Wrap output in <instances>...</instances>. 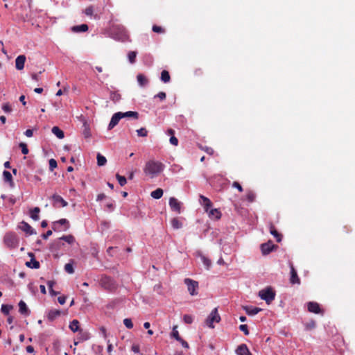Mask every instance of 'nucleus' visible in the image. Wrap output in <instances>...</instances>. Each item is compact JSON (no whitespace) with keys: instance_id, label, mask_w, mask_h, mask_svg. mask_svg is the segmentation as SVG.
Masks as SVG:
<instances>
[{"instance_id":"obj_5","label":"nucleus","mask_w":355,"mask_h":355,"mask_svg":"<svg viewBox=\"0 0 355 355\" xmlns=\"http://www.w3.org/2000/svg\"><path fill=\"white\" fill-rule=\"evenodd\" d=\"M5 245L10 248H15L19 245L17 236L13 233H7L3 239Z\"/></svg>"},{"instance_id":"obj_59","label":"nucleus","mask_w":355,"mask_h":355,"mask_svg":"<svg viewBox=\"0 0 355 355\" xmlns=\"http://www.w3.org/2000/svg\"><path fill=\"white\" fill-rule=\"evenodd\" d=\"M55 284V282L53 281H48L47 282V286L49 289L50 293H53V286Z\"/></svg>"},{"instance_id":"obj_29","label":"nucleus","mask_w":355,"mask_h":355,"mask_svg":"<svg viewBox=\"0 0 355 355\" xmlns=\"http://www.w3.org/2000/svg\"><path fill=\"white\" fill-rule=\"evenodd\" d=\"M79 321L77 320H73L69 324V328L73 332L79 331L80 329L79 327Z\"/></svg>"},{"instance_id":"obj_62","label":"nucleus","mask_w":355,"mask_h":355,"mask_svg":"<svg viewBox=\"0 0 355 355\" xmlns=\"http://www.w3.org/2000/svg\"><path fill=\"white\" fill-rule=\"evenodd\" d=\"M106 198V196L104 193H100L97 196L96 200L101 201Z\"/></svg>"},{"instance_id":"obj_36","label":"nucleus","mask_w":355,"mask_h":355,"mask_svg":"<svg viewBox=\"0 0 355 355\" xmlns=\"http://www.w3.org/2000/svg\"><path fill=\"white\" fill-rule=\"evenodd\" d=\"M107 162L106 158L101 155L100 153H98L97 155V164L99 166H104Z\"/></svg>"},{"instance_id":"obj_27","label":"nucleus","mask_w":355,"mask_h":355,"mask_svg":"<svg viewBox=\"0 0 355 355\" xmlns=\"http://www.w3.org/2000/svg\"><path fill=\"white\" fill-rule=\"evenodd\" d=\"M40 211V209L39 207H36L31 210L30 216L34 220H38L40 219V217H39Z\"/></svg>"},{"instance_id":"obj_19","label":"nucleus","mask_w":355,"mask_h":355,"mask_svg":"<svg viewBox=\"0 0 355 355\" xmlns=\"http://www.w3.org/2000/svg\"><path fill=\"white\" fill-rule=\"evenodd\" d=\"M19 311L21 314L25 315H28L31 313L30 310L26 306V304L23 300H21L19 302Z\"/></svg>"},{"instance_id":"obj_58","label":"nucleus","mask_w":355,"mask_h":355,"mask_svg":"<svg viewBox=\"0 0 355 355\" xmlns=\"http://www.w3.org/2000/svg\"><path fill=\"white\" fill-rule=\"evenodd\" d=\"M131 349L135 353H139L140 352V347L139 345H133L131 347Z\"/></svg>"},{"instance_id":"obj_43","label":"nucleus","mask_w":355,"mask_h":355,"mask_svg":"<svg viewBox=\"0 0 355 355\" xmlns=\"http://www.w3.org/2000/svg\"><path fill=\"white\" fill-rule=\"evenodd\" d=\"M176 329L177 326H175L173 329L171 336L174 338L176 340L179 341L181 340L182 338L180 337L179 332Z\"/></svg>"},{"instance_id":"obj_6","label":"nucleus","mask_w":355,"mask_h":355,"mask_svg":"<svg viewBox=\"0 0 355 355\" xmlns=\"http://www.w3.org/2000/svg\"><path fill=\"white\" fill-rule=\"evenodd\" d=\"M184 282L187 286V289L190 295H196L198 294V282L189 278L184 279Z\"/></svg>"},{"instance_id":"obj_13","label":"nucleus","mask_w":355,"mask_h":355,"mask_svg":"<svg viewBox=\"0 0 355 355\" xmlns=\"http://www.w3.org/2000/svg\"><path fill=\"white\" fill-rule=\"evenodd\" d=\"M20 228L28 235H33L36 234V232L34 230V229L25 221H22L21 223Z\"/></svg>"},{"instance_id":"obj_24","label":"nucleus","mask_w":355,"mask_h":355,"mask_svg":"<svg viewBox=\"0 0 355 355\" xmlns=\"http://www.w3.org/2000/svg\"><path fill=\"white\" fill-rule=\"evenodd\" d=\"M60 315V311L58 309L51 310L48 313V319L53 321Z\"/></svg>"},{"instance_id":"obj_56","label":"nucleus","mask_w":355,"mask_h":355,"mask_svg":"<svg viewBox=\"0 0 355 355\" xmlns=\"http://www.w3.org/2000/svg\"><path fill=\"white\" fill-rule=\"evenodd\" d=\"M232 187L236 188L240 192L243 191L242 186L238 182H234L232 183Z\"/></svg>"},{"instance_id":"obj_57","label":"nucleus","mask_w":355,"mask_h":355,"mask_svg":"<svg viewBox=\"0 0 355 355\" xmlns=\"http://www.w3.org/2000/svg\"><path fill=\"white\" fill-rule=\"evenodd\" d=\"M170 143L173 146H178V139L175 136H172L170 138Z\"/></svg>"},{"instance_id":"obj_14","label":"nucleus","mask_w":355,"mask_h":355,"mask_svg":"<svg viewBox=\"0 0 355 355\" xmlns=\"http://www.w3.org/2000/svg\"><path fill=\"white\" fill-rule=\"evenodd\" d=\"M200 202L203 206L206 212H208L209 209L212 207L211 200L202 195L200 196Z\"/></svg>"},{"instance_id":"obj_11","label":"nucleus","mask_w":355,"mask_h":355,"mask_svg":"<svg viewBox=\"0 0 355 355\" xmlns=\"http://www.w3.org/2000/svg\"><path fill=\"white\" fill-rule=\"evenodd\" d=\"M122 112H119L115 113L111 118V121L108 125V130H112L114 126H116L119 120L122 119L121 116Z\"/></svg>"},{"instance_id":"obj_31","label":"nucleus","mask_w":355,"mask_h":355,"mask_svg":"<svg viewBox=\"0 0 355 355\" xmlns=\"http://www.w3.org/2000/svg\"><path fill=\"white\" fill-rule=\"evenodd\" d=\"M122 118L124 117H132L135 119L139 118V113L133 111H128L126 112H122V115H121Z\"/></svg>"},{"instance_id":"obj_51","label":"nucleus","mask_w":355,"mask_h":355,"mask_svg":"<svg viewBox=\"0 0 355 355\" xmlns=\"http://www.w3.org/2000/svg\"><path fill=\"white\" fill-rule=\"evenodd\" d=\"M64 270H66L67 272L69 274H72L74 272L73 266L71 263H67L64 266Z\"/></svg>"},{"instance_id":"obj_3","label":"nucleus","mask_w":355,"mask_h":355,"mask_svg":"<svg viewBox=\"0 0 355 355\" xmlns=\"http://www.w3.org/2000/svg\"><path fill=\"white\" fill-rule=\"evenodd\" d=\"M259 296L266 302L269 304L271 302L275 300V292L271 287H268L265 289H262L259 292Z\"/></svg>"},{"instance_id":"obj_64","label":"nucleus","mask_w":355,"mask_h":355,"mask_svg":"<svg viewBox=\"0 0 355 355\" xmlns=\"http://www.w3.org/2000/svg\"><path fill=\"white\" fill-rule=\"evenodd\" d=\"M179 342L182 344V347H184V348H189V344L187 341H185L184 340H183L182 338H181L180 340H179Z\"/></svg>"},{"instance_id":"obj_54","label":"nucleus","mask_w":355,"mask_h":355,"mask_svg":"<svg viewBox=\"0 0 355 355\" xmlns=\"http://www.w3.org/2000/svg\"><path fill=\"white\" fill-rule=\"evenodd\" d=\"M200 148H201V149H202V150H204L205 152H206L207 154H209V155H213V154H214V149H213L212 148H211V147L205 146V147H200Z\"/></svg>"},{"instance_id":"obj_53","label":"nucleus","mask_w":355,"mask_h":355,"mask_svg":"<svg viewBox=\"0 0 355 355\" xmlns=\"http://www.w3.org/2000/svg\"><path fill=\"white\" fill-rule=\"evenodd\" d=\"M239 329L242 331L245 335H248L250 333L247 324H241L239 326Z\"/></svg>"},{"instance_id":"obj_15","label":"nucleus","mask_w":355,"mask_h":355,"mask_svg":"<svg viewBox=\"0 0 355 355\" xmlns=\"http://www.w3.org/2000/svg\"><path fill=\"white\" fill-rule=\"evenodd\" d=\"M26 58L24 55H20L15 59V67L17 70H22L24 68V64Z\"/></svg>"},{"instance_id":"obj_61","label":"nucleus","mask_w":355,"mask_h":355,"mask_svg":"<svg viewBox=\"0 0 355 355\" xmlns=\"http://www.w3.org/2000/svg\"><path fill=\"white\" fill-rule=\"evenodd\" d=\"M52 234V230H48L45 234H42V238L44 239H47L49 236Z\"/></svg>"},{"instance_id":"obj_35","label":"nucleus","mask_w":355,"mask_h":355,"mask_svg":"<svg viewBox=\"0 0 355 355\" xmlns=\"http://www.w3.org/2000/svg\"><path fill=\"white\" fill-rule=\"evenodd\" d=\"M171 223L174 229H180L182 227V223L177 218H173Z\"/></svg>"},{"instance_id":"obj_17","label":"nucleus","mask_w":355,"mask_h":355,"mask_svg":"<svg viewBox=\"0 0 355 355\" xmlns=\"http://www.w3.org/2000/svg\"><path fill=\"white\" fill-rule=\"evenodd\" d=\"M308 310L309 311L314 313H320L321 312L319 304L315 302H310L308 303Z\"/></svg>"},{"instance_id":"obj_48","label":"nucleus","mask_w":355,"mask_h":355,"mask_svg":"<svg viewBox=\"0 0 355 355\" xmlns=\"http://www.w3.org/2000/svg\"><path fill=\"white\" fill-rule=\"evenodd\" d=\"M19 147L21 148V153L24 155H27L28 153V149L27 145L25 143H23V142L20 143Z\"/></svg>"},{"instance_id":"obj_55","label":"nucleus","mask_w":355,"mask_h":355,"mask_svg":"<svg viewBox=\"0 0 355 355\" xmlns=\"http://www.w3.org/2000/svg\"><path fill=\"white\" fill-rule=\"evenodd\" d=\"M154 97L159 98L161 101H164L166 98V94L164 92H160L157 95H155Z\"/></svg>"},{"instance_id":"obj_7","label":"nucleus","mask_w":355,"mask_h":355,"mask_svg":"<svg viewBox=\"0 0 355 355\" xmlns=\"http://www.w3.org/2000/svg\"><path fill=\"white\" fill-rule=\"evenodd\" d=\"M51 199L53 200V205L55 207H64L68 205L67 202L64 200L62 197L58 194H53L51 197Z\"/></svg>"},{"instance_id":"obj_37","label":"nucleus","mask_w":355,"mask_h":355,"mask_svg":"<svg viewBox=\"0 0 355 355\" xmlns=\"http://www.w3.org/2000/svg\"><path fill=\"white\" fill-rule=\"evenodd\" d=\"M200 259L207 269H209L211 265V260L204 255L200 256Z\"/></svg>"},{"instance_id":"obj_34","label":"nucleus","mask_w":355,"mask_h":355,"mask_svg":"<svg viewBox=\"0 0 355 355\" xmlns=\"http://www.w3.org/2000/svg\"><path fill=\"white\" fill-rule=\"evenodd\" d=\"M78 332L79 339L82 341L87 340L90 338L89 334L87 331L80 329Z\"/></svg>"},{"instance_id":"obj_41","label":"nucleus","mask_w":355,"mask_h":355,"mask_svg":"<svg viewBox=\"0 0 355 355\" xmlns=\"http://www.w3.org/2000/svg\"><path fill=\"white\" fill-rule=\"evenodd\" d=\"M116 178L119 182V184L123 187L127 183L126 178L124 176L120 175L119 174L116 175Z\"/></svg>"},{"instance_id":"obj_18","label":"nucleus","mask_w":355,"mask_h":355,"mask_svg":"<svg viewBox=\"0 0 355 355\" xmlns=\"http://www.w3.org/2000/svg\"><path fill=\"white\" fill-rule=\"evenodd\" d=\"M269 230L270 233L276 239L277 242H280L282 241V236L277 232L272 223H270Z\"/></svg>"},{"instance_id":"obj_38","label":"nucleus","mask_w":355,"mask_h":355,"mask_svg":"<svg viewBox=\"0 0 355 355\" xmlns=\"http://www.w3.org/2000/svg\"><path fill=\"white\" fill-rule=\"evenodd\" d=\"M61 240H64V241L67 242L69 244H72L75 241V238L72 235H67V236H62L60 238Z\"/></svg>"},{"instance_id":"obj_50","label":"nucleus","mask_w":355,"mask_h":355,"mask_svg":"<svg viewBox=\"0 0 355 355\" xmlns=\"http://www.w3.org/2000/svg\"><path fill=\"white\" fill-rule=\"evenodd\" d=\"M94 8L92 6H88L84 10V12L87 16H92L93 15Z\"/></svg>"},{"instance_id":"obj_1","label":"nucleus","mask_w":355,"mask_h":355,"mask_svg":"<svg viewBox=\"0 0 355 355\" xmlns=\"http://www.w3.org/2000/svg\"><path fill=\"white\" fill-rule=\"evenodd\" d=\"M164 168V165L162 162L159 161L150 160L146 163L144 168V172L150 178H153L160 174L163 171Z\"/></svg>"},{"instance_id":"obj_21","label":"nucleus","mask_w":355,"mask_h":355,"mask_svg":"<svg viewBox=\"0 0 355 355\" xmlns=\"http://www.w3.org/2000/svg\"><path fill=\"white\" fill-rule=\"evenodd\" d=\"M137 79L141 87H144L148 84V79L142 73H139L137 76Z\"/></svg>"},{"instance_id":"obj_40","label":"nucleus","mask_w":355,"mask_h":355,"mask_svg":"<svg viewBox=\"0 0 355 355\" xmlns=\"http://www.w3.org/2000/svg\"><path fill=\"white\" fill-rule=\"evenodd\" d=\"M12 309V306L10 305L3 304L1 308V312L5 315H8L10 311Z\"/></svg>"},{"instance_id":"obj_47","label":"nucleus","mask_w":355,"mask_h":355,"mask_svg":"<svg viewBox=\"0 0 355 355\" xmlns=\"http://www.w3.org/2000/svg\"><path fill=\"white\" fill-rule=\"evenodd\" d=\"M152 30L153 32L157 33H164V29L163 28H162L161 26H159L157 25H153L152 27Z\"/></svg>"},{"instance_id":"obj_63","label":"nucleus","mask_w":355,"mask_h":355,"mask_svg":"<svg viewBox=\"0 0 355 355\" xmlns=\"http://www.w3.org/2000/svg\"><path fill=\"white\" fill-rule=\"evenodd\" d=\"M25 135L28 137H31L33 136V130H31V129H28L26 130V132H24Z\"/></svg>"},{"instance_id":"obj_9","label":"nucleus","mask_w":355,"mask_h":355,"mask_svg":"<svg viewBox=\"0 0 355 355\" xmlns=\"http://www.w3.org/2000/svg\"><path fill=\"white\" fill-rule=\"evenodd\" d=\"M291 268V277L290 282L292 284H300V279L299 278L297 271L295 269L292 263H290Z\"/></svg>"},{"instance_id":"obj_23","label":"nucleus","mask_w":355,"mask_h":355,"mask_svg":"<svg viewBox=\"0 0 355 355\" xmlns=\"http://www.w3.org/2000/svg\"><path fill=\"white\" fill-rule=\"evenodd\" d=\"M244 309L247 314L254 315L257 314L261 309L258 307L245 306Z\"/></svg>"},{"instance_id":"obj_28","label":"nucleus","mask_w":355,"mask_h":355,"mask_svg":"<svg viewBox=\"0 0 355 355\" xmlns=\"http://www.w3.org/2000/svg\"><path fill=\"white\" fill-rule=\"evenodd\" d=\"M51 131L59 139H63L64 137V132L57 126L53 127Z\"/></svg>"},{"instance_id":"obj_30","label":"nucleus","mask_w":355,"mask_h":355,"mask_svg":"<svg viewBox=\"0 0 355 355\" xmlns=\"http://www.w3.org/2000/svg\"><path fill=\"white\" fill-rule=\"evenodd\" d=\"M163 193H164L163 190L160 188H158V189H155V191H152L150 193V196L152 198H153L155 199H159L162 197Z\"/></svg>"},{"instance_id":"obj_16","label":"nucleus","mask_w":355,"mask_h":355,"mask_svg":"<svg viewBox=\"0 0 355 355\" xmlns=\"http://www.w3.org/2000/svg\"><path fill=\"white\" fill-rule=\"evenodd\" d=\"M238 355H252L245 344H241L236 349Z\"/></svg>"},{"instance_id":"obj_12","label":"nucleus","mask_w":355,"mask_h":355,"mask_svg":"<svg viewBox=\"0 0 355 355\" xmlns=\"http://www.w3.org/2000/svg\"><path fill=\"white\" fill-rule=\"evenodd\" d=\"M58 225H64L65 227L64 230H67L69 228V221L65 218L60 219L59 220L55 221L53 223V230L56 232L59 230V228L58 227Z\"/></svg>"},{"instance_id":"obj_42","label":"nucleus","mask_w":355,"mask_h":355,"mask_svg":"<svg viewBox=\"0 0 355 355\" xmlns=\"http://www.w3.org/2000/svg\"><path fill=\"white\" fill-rule=\"evenodd\" d=\"M136 56H137L136 51H130L128 53V60L130 63L133 64L135 62Z\"/></svg>"},{"instance_id":"obj_4","label":"nucleus","mask_w":355,"mask_h":355,"mask_svg":"<svg viewBox=\"0 0 355 355\" xmlns=\"http://www.w3.org/2000/svg\"><path fill=\"white\" fill-rule=\"evenodd\" d=\"M220 321V316L218 312V309H214L210 314L208 315L207 318L205 320V323L207 327L209 328H214V323H218Z\"/></svg>"},{"instance_id":"obj_44","label":"nucleus","mask_w":355,"mask_h":355,"mask_svg":"<svg viewBox=\"0 0 355 355\" xmlns=\"http://www.w3.org/2000/svg\"><path fill=\"white\" fill-rule=\"evenodd\" d=\"M123 324L129 329H131L133 328V323L130 318H125L123 320Z\"/></svg>"},{"instance_id":"obj_10","label":"nucleus","mask_w":355,"mask_h":355,"mask_svg":"<svg viewBox=\"0 0 355 355\" xmlns=\"http://www.w3.org/2000/svg\"><path fill=\"white\" fill-rule=\"evenodd\" d=\"M169 206L172 210L180 213L181 211V203L174 197H171L169 199Z\"/></svg>"},{"instance_id":"obj_52","label":"nucleus","mask_w":355,"mask_h":355,"mask_svg":"<svg viewBox=\"0 0 355 355\" xmlns=\"http://www.w3.org/2000/svg\"><path fill=\"white\" fill-rule=\"evenodd\" d=\"M183 320L184 322L187 324H191L193 322V317L190 315H184Z\"/></svg>"},{"instance_id":"obj_22","label":"nucleus","mask_w":355,"mask_h":355,"mask_svg":"<svg viewBox=\"0 0 355 355\" xmlns=\"http://www.w3.org/2000/svg\"><path fill=\"white\" fill-rule=\"evenodd\" d=\"M88 30V26L87 24H81L78 26H73L71 27V31L74 33L85 32Z\"/></svg>"},{"instance_id":"obj_26","label":"nucleus","mask_w":355,"mask_h":355,"mask_svg":"<svg viewBox=\"0 0 355 355\" xmlns=\"http://www.w3.org/2000/svg\"><path fill=\"white\" fill-rule=\"evenodd\" d=\"M3 175L5 182H9L10 187H12L14 186V182L12 180V177L11 173L8 171H4L3 173Z\"/></svg>"},{"instance_id":"obj_39","label":"nucleus","mask_w":355,"mask_h":355,"mask_svg":"<svg viewBox=\"0 0 355 355\" xmlns=\"http://www.w3.org/2000/svg\"><path fill=\"white\" fill-rule=\"evenodd\" d=\"M256 196L252 191H248L246 194V199L248 202H252L254 201Z\"/></svg>"},{"instance_id":"obj_32","label":"nucleus","mask_w":355,"mask_h":355,"mask_svg":"<svg viewBox=\"0 0 355 355\" xmlns=\"http://www.w3.org/2000/svg\"><path fill=\"white\" fill-rule=\"evenodd\" d=\"M121 98V94L118 92H111L110 95V98L114 103L118 102Z\"/></svg>"},{"instance_id":"obj_33","label":"nucleus","mask_w":355,"mask_h":355,"mask_svg":"<svg viewBox=\"0 0 355 355\" xmlns=\"http://www.w3.org/2000/svg\"><path fill=\"white\" fill-rule=\"evenodd\" d=\"M161 80L164 83H168L171 80V76L168 71L163 70L161 73Z\"/></svg>"},{"instance_id":"obj_49","label":"nucleus","mask_w":355,"mask_h":355,"mask_svg":"<svg viewBox=\"0 0 355 355\" xmlns=\"http://www.w3.org/2000/svg\"><path fill=\"white\" fill-rule=\"evenodd\" d=\"M3 110L6 113H10L12 111V107L10 103H6L2 105Z\"/></svg>"},{"instance_id":"obj_25","label":"nucleus","mask_w":355,"mask_h":355,"mask_svg":"<svg viewBox=\"0 0 355 355\" xmlns=\"http://www.w3.org/2000/svg\"><path fill=\"white\" fill-rule=\"evenodd\" d=\"M209 216L215 219H220L221 217L220 211L217 209H211L208 211Z\"/></svg>"},{"instance_id":"obj_20","label":"nucleus","mask_w":355,"mask_h":355,"mask_svg":"<svg viewBox=\"0 0 355 355\" xmlns=\"http://www.w3.org/2000/svg\"><path fill=\"white\" fill-rule=\"evenodd\" d=\"M30 256L32 257V259L30 261H27L26 265L31 268L37 269L40 268V263L37 260L35 259L33 254H30Z\"/></svg>"},{"instance_id":"obj_8","label":"nucleus","mask_w":355,"mask_h":355,"mask_svg":"<svg viewBox=\"0 0 355 355\" xmlns=\"http://www.w3.org/2000/svg\"><path fill=\"white\" fill-rule=\"evenodd\" d=\"M261 250L263 255H267L270 253L275 248H277V245L272 243L271 241L261 245Z\"/></svg>"},{"instance_id":"obj_45","label":"nucleus","mask_w":355,"mask_h":355,"mask_svg":"<svg viewBox=\"0 0 355 355\" xmlns=\"http://www.w3.org/2000/svg\"><path fill=\"white\" fill-rule=\"evenodd\" d=\"M137 133L139 137H146L148 131L145 128H141L137 130Z\"/></svg>"},{"instance_id":"obj_2","label":"nucleus","mask_w":355,"mask_h":355,"mask_svg":"<svg viewBox=\"0 0 355 355\" xmlns=\"http://www.w3.org/2000/svg\"><path fill=\"white\" fill-rule=\"evenodd\" d=\"M101 286L105 290L112 291L116 288V284L114 280L107 275H102L100 279Z\"/></svg>"},{"instance_id":"obj_60","label":"nucleus","mask_w":355,"mask_h":355,"mask_svg":"<svg viewBox=\"0 0 355 355\" xmlns=\"http://www.w3.org/2000/svg\"><path fill=\"white\" fill-rule=\"evenodd\" d=\"M58 301L60 304H64L66 302V297L65 296L58 297Z\"/></svg>"},{"instance_id":"obj_46","label":"nucleus","mask_w":355,"mask_h":355,"mask_svg":"<svg viewBox=\"0 0 355 355\" xmlns=\"http://www.w3.org/2000/svg\"><path fill=\"white\" fill-rule=\"evenodd\" d=\"M58 166V164L55 159H51L49 160V170L53 171Z\"/></svg>"}]
</instances>
